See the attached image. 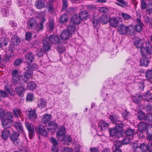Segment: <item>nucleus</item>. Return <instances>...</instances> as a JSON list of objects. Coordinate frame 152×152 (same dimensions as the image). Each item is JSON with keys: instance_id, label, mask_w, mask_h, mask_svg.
Listing matches in <instances>:
<instances>
[{"instance_id": "f257e3e1", "label": "nucleus", "mask_w": 152, "mask_h": 152, "mask_svg": "<svg viewBox=\"0 0 152 152\" xmlns=\"http://www.w3.org/2000/svg\"><path fill=\"white\" fill-rule=\"evenodd\" d=\"M37 17L40 19L41 21L38 25L37 24L36 20L33 18L29 19L27 22L29 28L34 29L36 30L35 33L38 32L43 29L44 23L47 19L45 14L44 12L37 13Z\"/></svg>"}, {"instance_id": "f03ea898", "label": "nucleus", "mask_w": 152, "mask_h": 152, "mask_svg": "<svg viewBox=\"0 0 152 152\" xmlns=\"http://www.w3.org/2000/svg\"><path fill=\"white\" fill-rule=\"evenodd\" d=\"M118 30L119 33L121 35L127 34L132 35L134 33V27L131 25L126 26L123 24H121L118 27Z\"/></svg>"}, {"instance_id": "7ed1b4c3", "label": "nucleus", "mask_w": 152, "mask_h": 152, "mask_svg": "<svg viewBox=\"0 0 152 152\" xmlns=\"http://www.w3.org/2000/svg\"><path fill=\"white\" fill-rule=\"evenodd\" d=\"M12 85H16L19 84V85H22V83H24L23 82V76H19L17 70H14L12 72Z\"/></svg>"}, {"instance_id": "20e7f679", "label": "nucleus", "mask_w": 152, "mask_h": 152, "mask_svg": "<svg viewBox=\"0 0 152 152\" xmlns=\"http://www.w3.org/2000/svg\"><path fill=\"white\" fill-rule=\"evenodd\" d=\"M12 119V114L10 112H7L6 114V119H4V118L1 119L2 125L6 128L11 127L13 125Z\"/></svg>"}, {"instance_id": "39448f33", "label": "nucleus", "mask_w": 152, "mask_h": 152, "mask_svg": "<svg viewBox=\"0 0 152 152\" xmlns=\"http://www.w3.org/2000/svg\"><path fill=\"white\" fill-rule=\"evenodd\" d=\"M146 48H145L142 45L140 47L141 53H144V52L151 55L152 54V46L151 42L149 41H147L145 42Z\"/></svg>"}, {"instance_id": "423d86ee", "label": "nucleus", "mask_w": 152, "mask_h": 152, "mask_svg": "<svg viewBox=\"0 0 152 152\" xmlns=\"http://www.w3.org/2000/svg\"><path fill=\"white\" fill-rule=\"evenodd\" d=\"M4 31L2 28H0V45L1 46L6 45L9 40L8 38L5 37Z\"/></svg>"}, {"instance_id": "0eeeda50", "label": "nucleus", "mask_w": 152, "mask_h": 152, "mask_svg": "<svg viewBox=\"0 0 152 152\" xmlns=\"http://www.w3.org/2000/svg\"><path fill=\"white\" fill-rule=\"evenodd\" d=\"M66 133L65 129L63 126L59 127L57 133V137L59 141H62L64 139V136Z\"/></svg>"}, {"instance_id": "6e6552de", "label": "nucleus", "mask_w": 152, "mask_h": 152, "mask_svg": "<svg viewBox=\"0 0 152 152\" xmlns=\"http://www.w3.org/2000/svg\"><path fill=\"white\" fill-rule=\"evenodd\" d=\"M120 20L116 17H113L109 18V23L110 25L114 28H116L119 24Z\"/></svg>"}, {"instance_id": "1a4fd4ad", "label": "nucleus", "mask_w": 152, "mask_h": 152, "mask_svg": "<svg viewBox=\"0 0 152 152\" xmlns=\"http://www.w3.org/2000/svg\"><path fill=\"white\" fill-rule=\"evenodd\" d=\"M25 124L26 129L28 131L29 137L30 139H31L34 135L33 125L27 122Z\"/></svg>"}, {"instance_id": "9d476101", "label": "nucleus", "mask_w": 152, "mask_h": 152, "mask_svg": "<svg viewBox=\"0 0 152 152\" xmlns=\"http://www.w3.org/2000/svg\"><path fill=\"white\" fill-rule=\"evenodd\" d=\"M123 127V124L121 122H119V123H117L115 125V128L118 129V131L117 132L116 137L118 138H120L123 137V129L122 127Z\"/></svg>"}, {"instance_id": "9b49d317", "label": "nucleus", "mask_w": 152, "mask_h": 152, "mask_svg": "<svg viewBox=\"0 0 152 152\" xmlns=\"http://www.w3.org/2000/svg\"><path fill=\"white\" fill-rule=\"evenodd\" d=\"M141 53L142 57L140 60V64L142 66L146 67L149 64V61L145 55L143 53Z\"/></svg>"}, {"instance_id": "f8f14e48", "label": "nucleus", "mask_w": 152, "mask_h": 152, "mask_svg": "<svg viewBox=\"0 0 152 152\" xmlns=\"http://www.w3.org/2000/svg\"><path fill=\"white\" fill-rule=\"evenodd\" d=\"M43 46L42 49L46 53L50 49V44L48 41V39L47 38H45L43 40Z\"/></svg>"}, {"instance_id": "ddd939ff", "label": "nucleus", "mask_w": 152, "mask_h": 152, "mask_svg": "<svg viewBox=\"0 0 152 152\" xmlns=\"http://www.w3.org/2000/svg\"><path fill=\"white\" fill-rule=\"evenodd\" d=\"M60 38L63 40L68 39L70 36V33L69 30H63L60 34Z\"/></svg>"}, {"instance_id": "4468645a", "label": "nucleus", "mask_w": 152, "mask_h": 152, "mask_svg": "<svg viewBox=\"0 0 152 152\" xmlns=\"http://www.w3.org/2000/svg\"><path fill=\"white\" fill-rule=\"evenodd\" d=\"M32 71H29L27 69L26 70L24 76H23L24 77V78H23V82L24 83H26L28 79L32 77Z\"/></svg>"}, {"instance_id": "2eb2a0df", "label": "nucleus", "mask_w": 152, "mask_h": 152, "mask_svg": "<svg viewBox=\"0 0 152 152\" xmlns=\"http://www.w3.org/2000/svg\"><path fill=\"white\" fill-rule=\"evenodd\" d=\"M71 20L70 23L71 24H72L76 25L77 24H79L81 20L79 15H75L73 16L71 18Z\"/></svg>"}, {"instance_id": "dca6fc26", "label": "nucleus", "mask_w": 152, "mask_h": 152, "mask_svg": "<svg viewBox=\"0 0 152 152\" xmlns=\"http://www.w3.org/2000/svg\"><path fill=\"white\" fill-rule=\"evenodd\" d=\"M20 40L19 37L17 35H14L12 37L11 42L14 45L17 46L20 44Z\"/></svg>"}, {"instance_id": "f3484780", "label": "nucleus", "mask_w": 152, "mask_h": 152, "mask_svg": "<svg viewBox=\"0 0 152 152\" xmlns=\"http://www.w3.org/2000/svg\"><path fill=\"white\" fill-rule=\"evenodd\" d=\"M47 101L46 100L42 98H41L38 100L37 106L41 109L43 108L46 106Z\"/></svg>"}, {"instance_id": "a211bd4d", "label": "nucleus", "mask_w": 152, "mask_h": 152, "mask_svg": "<svg viewBox=\"0 0 152 152\" xmlns=\"http://www.w3.org/2000/svg\"><path fill=\"white\" fill-rule=\"evenodd\" d=\"M34 59V55L32 52L27 53L25 57V59L27 62H31L33 61Z\"/></svg>"}, {"instance_id": "6ab92c4d", "label": "nucleus", "mask_w": 152, "mask_h": 152, "mask_svg": "<svg viewBox=\"0 0 152 152\" xmlns=\"http://www.w3.org/2000/svg\"><path fill=\"white\" fill-rule=\"evenodd\" d=\"M14 56L13 51L10 50L8 51V53L5 55L4 59V61L7 62H8L10 61L11 57Z\"/></svg>"}, {"instance_id": "aec40b11", "label": "nucleus", "mask_w": 152, "mask_h": 152, "mask_svg": "<svg viewBox=\"0 0 152 152\" xmlns=\"http://www.w3.org/2000/svg\"><path fill=\"white\" fill-rule=\"evenodd\" d=\"M29 118L31 121H34L37 118L35 110H31L28 112Z\"/></svg>"}, {"instance_id": "412c9836", "label": "nucleus", "mask_w": 152, "mask_h": 152, "mask_svg": "<svg viewBox=\"0 0 152 152\" xmlns=\"http://www.w3.org/2000/svg\"><path fill=\"white\" fill-rule=\"evenodd\" d=\"M20 86L16 87L15 88V91L20 96H23V92L25 90L24 86L22 85H20Z\"/></svg>"}, {"instance_id": "4be33fe9", "label": "nucleus", "mask_w": 152, "mask_h": 152, "mask_svg": "<svg viewBox=\"0 0 152 152\" xmlns=\"http://www.w3.org/2000/svg\"><path fill=\"white\" fill-rule=\"evenodd\" d=\"M143 98L147 101L152 100V94L151 91H148L145 93L143 94Z\"/></svg>"}, {"instance_id": "5701e85b", "label": "nucleus", "mask_w": 152, "mask_h": 152, "mask_svg": "<svg viewBox=\"0 0 152 152\" xmlns=\"http://www.w3.org/2000/svg\"><path fill=\"white\" fill-rule=\"evenodd\" d=\"M51 116L50 115L45 114L43 115L42 117V121L43 123L46 124L50 121Z\"/></svg>"}, {"instance_id": "b1692460", "label": "nucleus", "mask_w": 152, "mask_h": 152, "mask_svg": "<svg viewBox=\"0 0 152 152\" xmlns=\"http://www.w3.org/2000/svg\"><path fill=\"white\" fill-rule=\"evenodd\" d=\"M109 125L107 123H105L104 122L101 121L98 124V128L101 131L107 129Z\"/></svg>"}, {"instance_id": "393cba45", "label": "nucleus", "mask_w": 152, "mask_h": 152, "mask_svg": "<svg viewBox=\"0 0 152 152\" xmlns=\"http://www.w3.org/2000/svg\"><path fill=\"white\" fill-rule=\"evenodd\" d=\"M79 15L81 20H85L88 18V15L87 11H82L79 13Z\"/></svg>"}, {"instance_id": "a878e982", "label": "nucleus", "mask_w": 152, "mask_h": 152, "mask_svg": "<svg viewBox=\"0 0 152 152\" xmlns=\"http://www.w3.org/2000/svg\"><path fill=\"white\" fill-rule=\"evenodd\" d=\"M49 40L53 44L58 43L59 41L58 37L54 34L50 36Z\"/></svg>"}, {"instance_id": "bb28decb", "label": "nucleus", "mask_w": 152, "mask_h": 152, "mask_svg": "<svg viewBox=\"0 0 152 152\" xmlns=\"http://www.w3.org/2000/svg\"><path fill=\"white\" fill-rule=\"evenodd\" d=\"M126 82L128 84H130L132 82H137V77L134 76H129L126 78Z\"/></svg>"}, {"instance_id": "cd10ccee", "label": "nucleus", "mask_w": 152, "mask_h": 152, "mask_svg": "<svg viewBox=\"0 0 152 152\" xmlns=\"http://www.w3.org/2000/svg\"><path fill=\"white\" fill-rule=\"evenodd\" d=\"M39 133L42 135L44 137L47 136V133L46 130L45 129L43 126L42 125H39Z\"/></svg>"}, {"instance_id": "c85d7f7f", "label": "nucleus", "mask_w": 152, "mask_h": 152, "mask_svg": "<svg viewBox=\"0 0 152 152\" xmlns=\"http://www.w3.org/2000/svg\"><path fill=\"white\" fill-rule=\"evenodd\" d=\"M118 3H115V4L121 7L124 8L125 7L128 6V4L127 2L124 0H116Z\"/></svg>"}, {"instance_id": "c756f323", "label": "nucleus", "mask_w": 152, "mask_h": 152, "mask_svg": "<svg viewBox=\"0 0 152 152\" xmlns=\"http://www.w3.org/2000/svg\"><path fill=\"white\" fill-rule=\"evenodd\" d=\"M147 128V124L143 122L140 123L138 126V129L139 131L142 132L145 130H146Z\"/></svg>"}, {"instance_id": "7c9ffc66", "label": "nucleus", "mask_w": 152, "mask_h": 152, "mask_svg": "<svg viewBox=\"0 0 152 152\" xmlns=\"http://www.w3.org/2000/svg\"><path fill=\"white\" fill-rule=\"evenodd\" d=\"M38 68V65L36 64H28L27 66L28 70L29 71H32L36 70Z\"/></svg>"}, {"instance_id": "2f4dec72", "label": "nucleus", "mask_w": 152, "mask_h": 152, "mask_svg": "<svg viewBox=\"0 0 152 152\" xmlns=\"http://www.w3.org/2000/svg\"><path fill=\"white\" fill-rule=\"evenodd\" d=\"M10 135V132L9 130H4L2 131L1 137L3 139L6 140L8 138Z\"/></svg>"}, {"instance_id": "473e14b6", "label": "nucleus", "mask_w": 152, "mask_h": 152, "mask_svg": "<svg viewBox=\"0 0 152 152\" xmlns=\"http://www.w3.org/2000/svg\"><path fill=\"white\" fill-rule=\"evenodd\" d=\"M36 6L38 9H41L45 7L44 2L42 0H38L36 2Z\"/></svg>"}, {"instance_id": "72a5a7b5", "label": "nucleus", "mask_w": 152, "mask_h": 152, "mask_svg": "<svg viewBox=\"0 0 152 152\" xmlns=\"http://www.w3.org/2000/svg\"><path fill=\"white\" fill-rule=\"evenodd\" d=\"M119 15L122 17L124 20H129L132 18L131 16L129 14L124 12H120L119 13Z\"/></svg>"}, {"instance_id": "f704fd0d", "label": "nucleus", "mask_w": 152, "mask_h": 152, "mask_svg": "<svg viewBox=\"0 0 152 152\" xmlns=\"http://www.w3.org/2000/svg\"><path fill=\"white\" fill-rule=\"evenodd\" d=\"M36 86L34 82L32 81L27 83V88L29 90H33L35 88Z\"/></svg>"}, {"instance_id": "c9c22d12", "label": "nucleus", "mask_w": 152, "mask_h": 152, "mask_svg": "<svg viewBox=\"0 0 152 152\" xmlns=\"http://www.w3.org/2000/svg\"><path fill=\"white\" fill-rule=\"evenodd\" d=\"M14 126L16 129L20 132L23 133V130L22 127L20 123L18 122H15Z\"/></svg>"}, {"instance_id": "e433bc0d", "label": "nucleus", "mask_w": 152, "mask_h": 152, "mask_svg": "<svg viewBox=\"0 0 152 152\" xmlns=\"http://www.w3.org/2000/svg\"><path fill=\"white\" fill-rule=\"evenodd\" d=\"M109 118L113 123H115L116 125L117 123H118L119 122H120L118 120L117 117L115 115H110Z\"/></svg>"}, {"instance_id": "4c0bfd02", "label": "nucleus", "mask_w": 152, "mask_h": 152, "mask_svg": "<svg viewBox=\"0 0 152 152\" xmlns=\"http://www.w3.org/2000/svg\"><path fill=\"white\" fill-rule=\"evenodd\" d=\"M68 19V17L66 14L62 15L60 18L59 21L61 23H64L66 22Z\"/></svg>"}, {"instance_id": "58836bf2", "label": "nucleus", "mask_w": 152, "mask_h": 152, "mask_svg": "<svg viewBox=\"0 0 152 152\" xmlns=\"http://www.w3.org/2000/svg\"><path fill=\"white\" fill-rule=\"evenodd\" d=\"M145 120L147 122V124H150L152 123V114H148L145 118Z\"/></svg>"}, {"instance_id": "ea45409f", "label": "nucleus", "mask_w": 152, "mask_h": 152, "mask_svg": "<svg viewBox=\"0 0 152 152\" xmlns=\"http://www.w3.org/2000/svg\"><path fill=\"white\" fill-rule=\"evenodd\" d=\"M75 26L72 24H71L70 23L68 29V30H69L70 31V34H74L76 31V29L75 27Z\"/></svg>"}, {"instance_id": "a19ab883", "label": "nucleus", "mask_w": 152, "mask_h": 152, "mask_svg": "<svg viewBox=\"0 0 152 152\" xmlns=\"http://www.w3.org/2000/svg\"><path fill=\"white\" fill-rule=\"evenodd\" d=\"M19 134L18 132H15L10 136V139L13 142L17 141L19 137Z\"/></svg>"}, {"instance_id": "79ce46f5", "label": "nucleus", "mask_w": 152, "mask_h": 152, "mask_svg": "<svg viewBox=\"0 0 152 152\" xmlns=\"http://www.w3.org/2000/svg\"><path fill=\"white\" fill-rule=\"evenodd\" d=\"M140 148L141 149L142 152H146L149 149V145L144 144H141L140 146Z\"/></svg>"}, {"instance_id": "37998d69", "label": "nucleus", "mask_w": 152, "mask_h": 152, "mask_svg": "<svg viewBox=\"0 0 152 152\" xmlns=\"http://www.w3.org/2000/svg\"><path fill=\"white\" fill-rule=\"evenodd\" d=\"M99 21L101 23H106L108 21L107 16L106 15H103L100 17Z\"/></svg>"}, {"instance_id": "c03bdc74", "label": "nucleus", "mask_w": 152, "mask_h": 152, "mask_svg": "<svg viewBox=\"0 0 152 152\" xmlns=\"http://www.w3.org/2000/svg\"><path fill=\"white\" fill-rule=\"evenodd\" d=\"M134 130L131 129H127L125 133L127 136L132 138L134 133Z\"/></svg>"}, {"instance_id": "a18cd8bd", "label": "nucleus", "mask_w": 152, "mask_h": 152, "mask_svg": "<svg viewBox=\"0 0 152 152\" xmlns=\"http://www.w3.org/2000/svg\"><path fill=\"white\" fill-rule=\"evenodd\" d=\"M143 25L142 23H137L135 27H133L134 30L136 29L137 32H140L142 29Z\"/></svg>"}, {"instance_id": "49530a36", "label": "nucleus", "mask_w": 152, "mask_h": 152, "mask_svg": "<svg viewBox=\"0 0 152 152\" xmlns=\"http://www.w3.org/2000/svg\"><path fill=\"white\" fill-rule=\"evenodd\" d=\"M118 129L115 128V129H112L110 131V134L111 137H116V135L118 131Z\"/></svg>"}, {"instance_id": "de8ad7c7", "label": "nucleus", "mask_w": 152, "mask_h": 152, "mask_svg": "<svg viewBox=\"0 0 152 152\" xmlns=\"http://www.w3.org/2000/svg\"><path fill=\"white\" fill-rule=\"evenodd\" d=\"M143 99V98L141 96L139 95H138L136 96L134 98V102L136 103H138L140 102Z\"/></svg>"}, {"instance_id": "09e8293b", "label": "nucleus", "mask_w": 152, "mask_h": 152, "mask_svg": "<svg viewBox=\"0 0 152 152\" xmlns=\"http://www.w3.org/2000/svg\"><path fill=\"white\" fill-rule=\"evenodd\" d=\"M114 145L113 146V148H114V147H115V148H119L122 145V142H121L119 140H117L116 141L113 142Z\"/></svg>"}, {"instance_id": "8fccbe9b", "label": "nucleus", "mask_w": 152, "mask_h": 152, "mask_svg": "<svg viewBox=\"0 0 152 152\" xmlns=\"http://www.w3.org/2000/svg\"><path fill=\"white\" fill-rule=\"evenodd\" d=\"M132 138H130L128 136L126 137L123 139L122 141V143L123 144H128L131 141V140Z\"/></svg>"}, {"instance_id": "3c124183", "label": "nucleus", "mask_w": 152, "mask_h": 152, "mask_svg": "<svg viewBox=\"0 0 152 152\" xmlns=\"http://www.w3.org/2000/svg\"><path fill=\"white\" fill-rule=\"evenodd\" d=\"M74 145L75 146V148L74 149V152H79L81 148V145L77 143L76 144H74Z\"/></svg>"}, {"instance_id": "603ef678", "label": "nucleus", "mask_w": 152, "mask_h": 152, "mask_svg": "<svg viewBox=\"0 0 152 152\" xmlns=\"http://www.w3.org/2000/svg\"><path fill=\"white\" fill-rule=\"evenodd\" d=\"M147 10L149 14H150L152 13V2L148 4L147 7Z\"/></svg>"}, {"instance_id": "864d4df0", "label": "nucleus", "mask_w": 152, "mask_h": 152, "mask_svg": "<svg viewBox=\"0 0 152 152\" xmlns=\"http://www.w3.org/2000/svg\"><path fill=\"white\" fill-rule=\"evenodd\" d=\"M0 95L2 97L5 98L8 96V94L6 91L0 90Z\"/></svg>"}, {"instance_id": "5fc2aeb1", "label": "nucleus", "mask_w": 152, "mask_h": 152, "mask_svg": "<svg viewBox=\"0 0 152 152\" xmlns=\"http://www.w3.org/2000/svg\"><path fill=\"white\" fill-rule=\"evenodd\" d=\"M34 98V95L33 94L30 93L27 95L26 100L27 101H31Z\"/></svg>"}, {"instance_id": "6e6d98bb", "label": "nucleus", "mask_w": 152, "mask_h": 152, "mask_svg": "<svg viewBox=\"0 0 152 152\" xmlns=\"http://www.w3.org/2000/svg\"><path fill=\"white\" fill-rule=\"evenodd\" d=\"M146 77L148 79L152 78V71H147L146 72Z\"/></svg>"}, {"instance_id": "4d7b16f0", "label": "nucleus", "mask_w": 152, "mask_h": 152, "mask_svg": "<svg viewBox=\"0 0 152 152\" xmlns=\"http://www.w3.org/2000/svg\"><path fill=\"white\" fill-rule=\"evenodd\" d=\"M98 10L102 12L106 13L108 12V9L107 7H99L98 9Z\"/></svg>"}, {"instance_id": "13d9d810", "label": "nucleus", "mask_w": 152, "mask_h": 152, "mask_svg": "<svg viewBox=\"0 0 152 152\" xmlns=\"http://www.w3.org/2000/svg\"><path fill=\"white\" fill-rule=\"evenodd\" d=\"M13 112L14 114L17 116H19L21 113L20 110L18 108L14 109L13 110Z\"/></svg>"}, {"instance_id": "bf43d9fd", "label": "nucleus", "mask_w": 152, "mask_h": 152, "mask_svg": "<svg viewBox=\"0 0 152 152\" xmlns=\"http://www.w3.org/2000/svg\"><path fill=\"white\" fill-rule=\"evenodd\" d=\"M72 138L71 136L68 135H66L65 136H64L63 140L66 142H69L72 141Z\"/></svg>"}, {"instance_id": "052dcab7", "label": "nucleus", "mask_w": 152, "mask_h": 152, "mask_svg": "<svg viewBox=\"0 0 152 152\" xmlns=\"http://www.w3.org/2000/svg\"><path fill=\"white\" fill-rule=\"evenodd\" d=\"M138 119L140 120H142L145 119V115L142 112H140L138 114Z\"/></svg>"}, {"instance_id": "680f3d73", "label": "nucleus", "mask_w": 152, "mask_h": 152, "mask_svg": "<svg viewBox=\"0 0 152 152\" xmlns=\"http://www.w3.org/2000/svg\"><path fill=\"white\" fill-rule=\"evenodd\" d=\"M140 41V39L138 37H135L134 39V45H136L137 48L139 47L138 46V45L139 44Z\"/></svg>"}, {"instance_id": "e2e57ef3", "label": "nucleus", "mask_w": 152, "mask_h": 152, "mask_svg": "<svg viewBox=\"0 0 152 152\" xmlns=\"http://www.w3.org/2000/svg\"><path fill=\"white\" fill-rule=\"evenodd\" d=\"M54 27V21L53 20H51L50 21L49 28L50 31H52Z\"/></svg>"}, {"instance_id": "0e129e2a", "label": "nucleus", "mask_w": 152, "mask_h": 152, "mask_svg": "<svg viewBox=\"0 0 152 152\" xmlns=\"http://www.w3.org/2000/svg\"><path fill=\"white\" fill-rule=\"evenodd\" d=\"M46 7L49 11H50L53 8V6L51 2H48L46 4Z\"/></svg>"}, {"instance_id": "69168bd1", "label": "nucleus", "mask_w": 152, "mask_h": 152, "mask_svg": "<svg viewBox=\"0 0 152 152\" xmlns=\"http://www.w3.org/2000/svg\"><path fill=\"white\" fill-rule=\"evenodd\" d=\"M63 6L62 10H65L67 7V4L66 1L65 0H62Z\"/></svg>"}, {"instance_id": "338daca9", "label": "nucleus", "mask_w": 152, "mask_h": 152, "mask_svg": "<svg viewBox=\"0 0 152 152\" xmlns=\"http://www.w3.org/2000/svg\"><path fill=\"white\" fill-rule=\"evenodd\" d=\"M50 140L52 143L53 144V146H54V147L57 146L58 144L56 139L53 137H51L50 139Z\"/></svg>"}, {"instance_id": "774afa93", "label": "nucleus", "mask_w": 152, "mask_h": 152, "mask_svg": "<svg viewBox=\"0 0 152 152\" xmlns=\"http://www.w3.org/2000/svg\"><path fill=\"white\" fill-rule=\"evenodd\" d=\"M22 60L20 59H16L14 62V65L15 66H18L21 63Z\"/></svg>"}]
</instances>
